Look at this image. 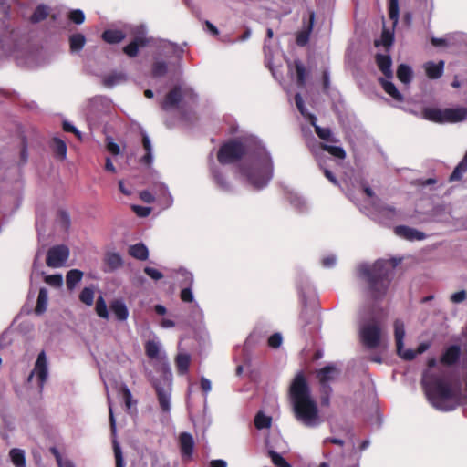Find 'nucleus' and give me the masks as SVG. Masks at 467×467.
Segmentation results:
<instances>
[{
  "mask_svg": "<svg viewBox=\"0 0 467 467\" xmlns=\"http://www.w3.org/2000/svg\"><path fill=\"white\" fill-rule=\"evenodd\" d=\"M316 117L314 115L310 116V123L315 129L316 134L323 140L328 141V142H337L338 140H337L329 128H323L316 124Z\"/></svg>",
  "mask_w": 467,
  "mask_h": 467,
  "instance_id": "b1692460",
  "label": "nucleus"
},
{
  "mask_svg": "<svg viewBox=\"0 0 467 467\" xmlns=\"http://www.w3.org/2000/svg\"><path fill=\"white\" fill-rule=\"evenodd\" d=\"M423 118L427 120L436 123L451 122L455 123L462 121L467 117L466 108L445 109H440L436 108H426L422 111Z\"/></svg>",
  "mask_w": 467,
  "mask_h": 467,
  "instance_id": "1a4fd4ad",
  "label": "nucleus"
},
{
  "mask_svg": "<svg viewBox=\"0 0 467 467\" xmlns=\"http://www.w3.org/2000/svg\"><path fill=\"white\" fill-rule=\"evenodd\" d=\"M213 180H214L216 185L222 191L229 192L231 190V185L222 171H220L218 170H214L213 171Z\"/></svg>",
  "mask_w": 467,
  "mask_h": 467,
  "instance_id": "58836bf2",
  "label": "nucleus"
},
{
  "mask_svg": "<svg viewBox=\"0 0 467 467\" xmlns=\"http://www.w3.org/2000/svg\"><path fill=\"white\" fill-rule=\"evenodd\" d=\"M57 222L62 227L67 229L70 225L69 213L65 210H60L57 214Z\"/></svg>",
  "mask_w": 467,
  "mask_h": 467,
  "instance_id": "5fc2aeb1",
  "label": "nucleus"
},
{
  "mask_svg": "<svg viewBox=\"0 0 467 467\" xmlns=\"http://www.w3.org/2000/svg\"><path fill=\"white\" fill-rule=\"evenodd\" d=\"M96 313L97 315L104 319H109V311L107 304L102 296H99L96 302Z\"/></svg>",
  "mask_w": 467,
  "mask_h": 467,
  "instance_id": "37998d69",
  "label": "nucleus"
},
{
  "mask_svg": "<svg viewBox=\"0 0 467 467\" xmlns=\"http://www.w3.org/2000/svg\"><path fill=\"white\" fill-rule=\"evenodd\" d=\"M397 78L400 82L410 84L413 78L410 67L406 64L399 65L397 68Z\"/></svg>",
  "mask_w": 467,
  "mask_h": 467,
  "instance_id": "473e14b6",
  "label": "nucleus"
},
{
  "mask_svg": "<svg viewBox=\"0 0 467 467\" xmlns=\"http://www.w3.org/2000/svg\"><path fill=\"white\" fill-rule=\"evenodd\" d=\"M68 18L74 24L80 25L85 21V14L80 9H75L69 12Z\"/></svg>",
  "mask_w": 467,
  "mask_h": 467,
  "instance_id": "3c124183",
  "label": "nucleus"
},
{
  "mask_svg": "<svg viewBox=\"0 0 467 467\" xmlns=\"http://www.w3.org/2000/svg\"><path fill=\"white\" fill-rule=\"evenodd\" d=\"M200 385L202 392L204 393L205 397L207 394L212 390V382L210 379H208L205 377H202L200 380Z\"/></svg>",
  "mask_w": 467,
  "mask_h": 467,
  "instance_id": "e2e57ef3",
  "label": "nucleus"
},
{
  "mask_svg": "<svg viewBox=\"0 0 467 467\" xmlns=\"http://www.w3.org/2000/svg\"><path fill=\"white\" fill-rule=\"evenodd\" d=\"M177 274L179 275V277H181V284L182 285H190V286H192L193 285V275L189 272L187 269L185 268H180L178 271H177Z\"/></svg>",
  "mask_w": 467,
  "mask_h": 467,
  "instance_id": "de8ad7c7",
  "label": "nucleus"
},
{
  "mask_svg": "<svg viewBox=\"0 0 467 467\" xmlns=\"http://www.w3.org/2000/svg\"><path fill=\"white\" fill-rule=\"evenodd\" d=\"M150 39L146 36L143 29L138 31L133 40L123 47V52L130 57H135L139 54V48L147 47Z\"/></svg>",
  "mask_w": 467,
  "mask_h": 467,
  "instance_id": "4468645a",
  "label": "nucleus"
},
{
  "mask_svg": "<svg viewBox=\"0 0 467 467\" xmlns=\"http://www.w3.org/2000/svg\"><path fill=\"white\" fill-rule=\"evenodd\" d=\"M393 34L388 30H383L380 40H375L374 45L375 47L383 45L385 47L389 48L393 44Z\"/></svg>",
  "mask_w": 467,
  "mask_h": 467,
  "instance_id": "c03bdc74",
  "label": "nucleus"
},
{
  "mask_svg": "<svg viewBox=\"0 0 467 467\" xmlns=\"http://www.w3.org/2000/svg\"><path fill=\"white\" fill-rule=\"evenodd\" d=\"M332 392L331 388H321V399L320 402L322 406H328L330 401V393Z\"/></svg>",
  "mask_w": 467,
  "mask_h": 467,
  "instance_id": "052dcab7",
  "label": "nucleus"
},
{
  "mask_svg": "<svg viewBox=\"0 0 467 467\" xmlns=\"http://www.w3.org/2000/svg\"><path fill=\"white\" fill-rule=\"evenodd\" d=\"M399 0H389V17L394 25L399 20Z\"/></svg>",
  "mask_w": 467,
  "mask_h": 467,
  "instance_id": "49530a36",
  "label": "nucleus"
},
{
  "mask_svg": "<svg viewBox=\"0 0 467 467\" xmlns=\"http://www.w3.org/2000/svg\"><path fill=\"white\" fill-rule=\"evenodd\" d=\"M271 421V417H268L262 412H258L254 418V425L259 430L270 427Z\"/></svg>",
  "mask_w": 467,
  "mask_h": 467,
  "instance_id": "a18cd8bd",
  "label": "nucleus"
},
{
  "mask_svg": "<svg viewBox=\"0 0 467 467\" xmlns=\"http://www.w3.org/2000/svg\"><path fill=\"white\" fill-rule=\"evenodd\" d=\"M127 79V77L122 72H114L109 74L103 78V85L107 88H112L115 85L121 83Z\"/></svg>",
  "mask_w": 467,
  "mask_h": 467,
  "instance_id": "f704fd0d",
  "label": "nucleus"
},
{
  "mask_svg": "<svg viewBox=\"0 0 467 467\" xmlns=\"http://www.w3.org/2000/svg\"><path fill=\"white\" fill-rule=\"evenodd\" d=\"M107 150L109 151L113 155H119L120 153V148L119 146L109 139L107 140L106 144Z\"/></svg>",
  "mask_w": 467,
  "mask_h": 467,
  "instance_id": "0e129e2a",
  "label": "nucleus"
},
{
  "mask_svg": "<svg viewBox=\"0 0 467 467\" xmlns=\"http://www.w3.org/2000/svg\"><path fill=\"white\" fill-rule=\"evenodd\" d=\"M126 35L121 30L107 29L102 33V39L109 44H118L125 38Z\"/></svg>",
  "mask_w": 467,
  "mask_h": 467,
  "instance_id": "cd10ccee",
  "label": "nucleus"
},
{
  "mask_svg": "<svg viewBox=\"0 0 467 467\" xmlns=\"http://www.w3.org/2000/svg\"><path fill=\"white\" fill-rule=\"evenodd\" d=\"M283 342V337L281 333L276 332L274 333L270 337L268 338V345L272 348H277L282 345Z\"/></svg>",
  "mask_w": 467,
  "mask_h": 467,
  "instance_id": "4d7b16f0",
  "label": "nucleus"
},
{
  "mask_svg": "<svg viewBox=\"0 0 467 467\" xmlns=\"http://www.w3.org/2000/svg\"><path fill=\"white\" fill-rule=\"evenodd\" d=\"M379 82L383 90L389 95L396 102H403L404 96L398 90L396 86L388 78H379Z\"/></svg>",
  "mask_w": 467,
  "mask_h": 467,
  "instance_id": "4be33fe9",
  "label": "nucleus"
},
{
  "mask_svg": "<svg viewBox=\"0 0 467 467\" xmlns=\"http://www.w3.org/2000/svg\"><path fill=\"white\" fill-rule=\"evenodd\" d=\"M181 451L183 457L190 458L193 452L194 441L189 432H182L179 438Z\"/></svg>",
  "mask_w": 467,
  "mask_h": 467,
  "instance_id": "412c9836",
  "label": "nucleus"
},
{
  "mask_svg": "<svg viewBox=\"0 0 467 467\" xmlns=\"http://www.w3.org/2000/svg\"><path fill=\"white\" fill-rule=\"evenodd\" d=\"M269 456L273 462V463L276 467H292L290 463L287 462V461L280 455L278 452L271 450L269 451Z\"/></svg>",
  "mask_w": 467,
  "mask_h": 467,
  "instance_id": "09e8293b",
  "label": "nucleus"
},
{
  "mask_svg": "<svg viewBox=\"0 0 467 467\" xmlns=\"http://www.w3.org/2000/svg\"><path fill=\"white\" fill-rule=\"evenodd\" d=\"M47 302H48L47 290L46 288L42 287V288H40L38 296H37L36 306L35 308L36 314H37V315L43 314L47 310Z\"/></svg>",
  "mask_w": 467,
  "mask_h": 467,
  "instance_id": "72a5a7b5",
  "label": "nucleus"
},
{
  "mask_svg": "<svg viewBox=\"0 0 467 467\" xmlns=\"http://www.w3.org/2000/svg\"><path fill=\"white\" fill-rule=\"evenodd\" d=\"M29 159L28 153V140L26 136H22L20 140V149H19V161L18 166H25Z\"/></svg>",
  "mask_w": 467,
  "mask_h": 467,
  "instance_id": "e433bc0d",
  "label": "nucleus"
},
{
  "mask_svg": "<svg viewBox=\"0 0 467 467\" xmlns=\"http://www.w3.org/2000/svg\"><path fill=\"white\" fill-rule=\"evenodd\" d=\"M375 62L377 64V67L386 78L391 79L393 78V71L391 68L392 59L389 55H383L378 53L375 56Z\"/></svg>",
  "mask_w": 467,
  "mask_h": 467,
  "instance_id": "f3484780",
  "label": "nucleus"
},
{
  "mask_svg": "<svg viewBox=\"0 0 467 467\" xmlns=\"http://www.w3.org/2000/svg\"><path fill=\"white\" fill-rule=\"evenodd\" d=\"M426 75L431 79L440 78L443 74L444 62L442 60L438 63L427 62L424 65Z\"/></svg>",
  "mask_w": 467,
  "mask_h": 467,
  "instance_id": "393cba45",
  "label": "nucleus"
},
{
  "mask_svg": "<svg viewBox=\"0 0 467 467\" xmlns=\"http://www.w3.org/2000/svg\"><path fill=\"white\" fill-rule=\"evenodd\" d=\"M394 336L396 341L397 354L405 360H412L416 357V352L412 349H404L405 327L404 323L397 319L394 322Z\"/></svg>",
  "mask_w": 467,
  "mask_h": 467,
  "instance_id": "f8f14e48",
  "label": "nucleus"
},
{
  "mask_svg": "<svg viewBox=\"0 0 467 467\" xmlns=\"http://www.w3.org/2000/svg\"><path fill=\"white\" fill-rule=\"evenodd\" d=\"M320 148L332 156L343 160L346 158V151L342 147L320 143Z\"/></svg>",
  "mask_w": 467,
  "mask_h": 467,
  "instance_id": "a19ab883",
  "label": "nucleus"
},
{
  "mask_svg": "<svg viewBox=\"0 0 467 467\" xmlns=\"http://www.w3.org/2000/svg\"><path fill=\"white\" fill-rule=\"evenodd\" d=\"M86 43V37L83 34L76 33L69 36V47L71 52L80 51Z\"/></svg>",
  "mask_w": 467,
  "mask_h": 467,
  "instance_id": "c9c22d12",
  "label": "nucleus"
},
{
  "mask_svg": "<svg viewBox=\"0 0 467 467\" xmlns=\"http://www.w3.org/2000/svg\"><path fill=\"white\" fill-rule=\"evenodd\" d=\"M185 100L196 103L197 95L190 88H182L181 86L173 87L165 96L161 104V109L169 110L171 109H179L182 118L186 119V112L181 103Z\"/></svg>",
  "mask_w": 467,
  "mask_h": 467,
  "instance_id": "6e6552de",
  "label": "nucleus"
},
{
  "mask_svg": "<svg viewBox=\"0 0 467 467\" xmlns=\"http://www.w3.org/2000/svg\"><path fill=\"white\" fill-rule=\"evenodd\" d=\"M134 213L140 218H145L151 213V206H131Z\"/></svg>",
  "mask_w": 467,
  "mask_h": 467,
  "instance_id": "6e6d98bb",
  "label": "nucleus"
},
{
  "mask_svg": "<svg viewBox=\"0 0 467 467\" xmlns=\"http://www.w3.org/2000/svg\"><path fill=\"white\" fill-rule=\"evenodd\" d=\"M314 14L310 15L307 27L305 30L300 31L296 35V42L299 47L306 46L309 41V36L313 28Z\"/></svg>",
  "mask_w": 467,
  "mask_h": 467,
  "instance_id": "c756f323",
  "label": "nucleus"
},
{
  "mask_svg": "<svg viewBox=\"0 0 467 467\" xmlns=\"http://www.w3.org/2000/svg\"><path fill=\"white\" fill-rule=\"evenodd\" d=\"M337 262V258L334 254H328L322 257L321 265L325 268H333Z\"/></svg>",
  "mask_w": 467,
  "mask_h": 467,
  "instance_id": "603ef678",
  "label": "nucleus"
},
{
  "mask_svg": "<svg viewBox=\"0 0 467 467\" xmlns=\"http://www.w3.org/2000/svg\"><path fill=\"white\" fill-rule=\"evenodd\" d=\"M422 386L429 402L438 410H453L458 405V390L443 373H423Z\"/></svg>",
  "mask_w": 467,
  "mask_h": 467,
  "instance_id": "7ed1b4c3",
  "label": "nucleus"
},
{
  "mask_svg": "<svg viewBox=\"0 0 467 467\" xmlns=\"http://www.w3.org/2000/svg\"><path fill=\"white\" fill-rule=\"evenodd\" d=\"M144 273L155 281L161 280L163 277V275L161 272H160L158 269L150 267V266H146L144 268Z\"/></svg>",
  "mask_w": 467,
  "mask_h": 467,
  "instance_id": "13d9d810",
  "label": "nucleus"
},
{
  "mask_svg": "<svg viewBox=\"0 0 467 467\" xmlns=\"http://www.w3.org/2000/svg\"><path fill=\"white\" fill-rule=\"evenodd\" d=\"M9 457L15 467H26V452L24 450L18 448L11 449Z\"/></svg>",
  "mask_w": 467,
  "mask_h": 467,
  "instance_id": "7c9ffc66",
  "label": "nucleus"
},
{
  "mask_svg": "<svg viewBox=\"0 0 467 467\" xmlns=\"http://www.w3.org/2000/svg\"><path fill=\"white\" fill-rule=\"evenodd\" d=\"M95 291L92 286L84 287L79 294V300L88 306L94 303Z\"/></svg>",
  "mask_w": 467,
  "mask_h": 467,
  "instance_id": "79ce46f5",
  "label": "nucleus"
},
{
  "mask_svg": "<svg viewBox=\"0 0 467 467\" xmlns=\"http://www.w3.org/2000/svg\"><path fill=\"white\" fill-rule=\"evenodd\" d=\"M49 147H50L54 156L57 159L60 160V161H63L66 159L67 148V144L64 140H62L61 139H59L57 137H55L51 140V141L49 143Z\"/></svg>",
  "mask_w": 467,
  "mask_h": 467,
  "instance_id": "5701e85b",
  "label": "nucleus"
},
{
  "mask_svg": "<svg viewBox=\"0 0 467 467\" xmlns=\"http://www.w3.org/2000/svg\"><path fill=\"white\" fill-rule=\"evenodd\" d=\"M104 262L106 265L104 272L106 273L114 272L115 270L119 269L123 264L120 254L115 252H108L105 254Z\"/></svg>",
  "mask_w": 467,
  "mask_h": 467,
  "instance_id": "aec40b11",
  "label": "nucleus"
},
{
  "mask_svg": "<svg viewBox=\"0 0 467 467\" xmlns=\"http://www.w3.org/2000/svg\"><path fill=\"white\" fill-rule=\"evenodd\" d=\"M192 316L196 322H201L203 319V311L196 302H194V305L192 306Z\"/></svg>",
  "mask_w": 467,
  "mask_h": 467,
  "instance_id": "bf43d9fd",
  "label": "nucleus"
},
{
  "mask_svg": "<svg viewBox=\"0 0 467 467\" xmlns=\"http://www.w3.org/2000/svg\"><path fill=\"white\" fill-rule=\"evenodd\" d=\"M293 66L296 76V86L299 88H304L306 87L307 78L306 68L303 62L299 59L294 60Z\"/></svg>",
  "mask_w": 467,
  "mask_h": 467,
  "instance_id": "a878e982",
  "label": "nucleus"
},
{
  "mask_svg": "<svg viewBox=\"0 0 467 467\" xmlns=\"http://www.w3.org/2000/svg\"><path fill=\"white\" fill-rule=\"evenodd\" d=\"M140 198L146 203H151L155 201L153 194L150 191H142L140 192Z\"/></svg>",
  "mask_w": 467,
  "mask_h": 467,
  "instance_id": "774afa93",
  "label": "nucleus"
},
{
  "mask_svg": "<svg viewBox=\"0 0 467 467\" xmlns=\"http://www.w3.org/2000/svg\"><path fill=\"white\" fill-rule=\"evenodd\" d=\"M289 392L296 420L308 428L319 426L322 423V419L317 404L311 397L310 388L302 372L295 377Z\"/></svg>",
  "mask_w": 467,
  "mask_h": 467,
  "instance_id": "f03ea898",
  "label": "nucleus"
},
{
  "mask_svg": "<svg viewBox=\"0 0 467 467\" xmlns=\"http://www.w3.org/2000/svg\"><path fill=\"white\" fill-rule=\"evenodd\" d=\"M45 281L49 285L59 287L63 284V277L61 275H49L45 277Z\"/></svg>",
  "mask_w": 467,
  "mask_h": 467,
  "instance_id": "864d4df0",
  "label": "nucleus"
},
{
  "mask_svg": "<svg viewBox=\"0 0 467 467\" xmlns=\"http://www.w3.org/2000/svg\"><path fill=\"white\" fill-rule=\"evenodd\" d=\"M34 377L36 379L39 392H42L48 378V363L44 350L37 355L34 368L28 376V381H31Z\"/></svg>",
  "mask_w": 467,
  "mask_h": 467,
  "instance_id": "9b49d317",
  "label": "nucleus"
},
{
  "mask_svg": "<svg viewBox=\"0 0 467 467\" xmlns=\"http://www.w3.org/2000/svg\"><path fill=\"white\" fill-rule=\"evenodd\" d=\"M340 374V370L334 364H329L319 369L317 373L320 388H331L330 384L334 382Z\"/></svg>",
  "mask_w": 467,
  "mask_h": 467,
  "instance_id": "2eb2a0df",
  "label": "nucleus"
},
{
  "mask_svg": "<svg viewBox=\"0 0 467 467\" xmlns=\"http://www.w3.org/2000/svg\"><path fill=\"white\" fill-rule=\"evenodd\" d=\"M400 262V258L379 259L373 264L361 263L358 265V276L368 283V294L374 300L386 295L393 271Z\"/></svg>",
  "mask_w": 467,
  "mask_h": 467,
  "instance_id": "20e7f679",
  "label": "nucleus"
},
{
  "mask_svg": "<svg viewBox=\"0 0 467 467\" xmlns=\"http://www.w3.org/2000/svg\"><path fill=\"white\" fill-rule=\"evenodd\" d=\"M129 254L139 260L144 261L149 257V251L147 246L142 243L130 245L129 248Z\"/></svg>",
  "mask_w": 467,
  "mask_h": 467,
  "instance_id": "c85d7f7f",
  "label": "nucleus"
},
{
  "mask_svg": "<svg viewBox=\"0 0 467 467\" xmlns=\"http://www.w3.org/2000/svg\"><path fill=\"white\" fill-rule=\"evenodd\" d=\"M272 161L267 153H264L249 166L245 163L240 166L241 173L256 188H262L267 184L272 177Z\"/></svg>",
  "mask_w": 467,
  "mask_h": 467,
  "instance_id": "0eeeda50",
  "label": "nucleus"
},
{
  "mask_svg": "<svg viewBox=\"0 0 467 467\" xmlns=\"http://www.w3.org/2000/svg\"><path fill=\"white\" fill-rule=\"evenodd\" d=\"M359 335L365 348L374 349L379 346L381 327L375 316V306H364L359 311Z\"/></svg>",
  "mask_w": 467,
  "mask_h": 467,
  "instance_id": "423d86ee",
  "label": "nucleus"
},
{
  "mask_svg": "<svg viewBox=\"0 0 467 467\" xmlns=\"http://www.w3.org/2000/svg\"><path fill=\"white\" fill-rule=\"evenodd\" d=\"M168 72V64L162 60H155L151 67V75L154 78H161Z\"/></svg>",
  "mask_w": 467,
  "mask_h": 467,
  "instance_id": "ea45409f",
  "label": "nucleus"
},
{
  "mask_svg": "<svg viewBox=\"0 0 467 467\" xmlns=\"http://www.w3.org/2000/svg\"><path fill=\"white\" fill-rule=\"evenodd\" d=\"M192 286L186 285L182 289L180 293V298L184 303H192L194 302V296L192 292Z\"/></svg>",
  "mask_w": 467,
  "mask_h": 467,
  "instance_id": "8fccbe9b",
  "label": "nucleus"
},
{
  "mask_svg": "<svg viewBox=\"0 0 467 467\" xmlns=\"http://www.w3.org/2000/svg\"><path fill=\"white\" fill-rule=\"evenodd\" d=\"M465 298L466 292L464 290L458 291L451 296V300L455 304L462 303Z\"/></svg>",
  "mask_w": 467,
  "mask_h": 467,
  "instance_id": "69168bd1",
  "label": "nucleus"
},
{
  "mask_svg": "<svg viewBox=\"0 0 467 467\" xmlns=\"http://www.w3.org/2000/svg\"><path fill=\"white\" fill-rule=\"evenodd\" d=\"M191 357L186 353H179L175 362L179 374H185L189 369Z\"/></svg>",
  "mask_w": 467,
  "mask_h": 467,
  "instance_id": "4c0bfd02",
  "label": "nucleus"
},
{
  "mask_svg": "<svg viewBox=\"0 0 467 467\" xmlns=\"http://www.w3.org/2000/svg\"><path fill=\"white\" fill-rule=\"evenodd\" d=\"M114 454L116 459V467H124L121 449L117 442H114Z\"/></svg>",
  "mask_w": 467,
  "mask_h": 467,
  "instance_id": "680f3d73",
  "label": "nucleus"
},
{
  "mask_svg": "<svg viewBox=\"0 0 467 467\" xmlns=\"http://www.w3.org/2000/svg\"><path fill=\"white\" fill-rule=\"evenodd\" d=\"M394 233L400 238L407 241H420L425 238V234L414 228L400 225L395 227Z\"/></svg>",
  "mask_w": 467,
  "mask_h": 467,
  "instance_id": "dca6fc26",
  "label": "nucleus"
},
{
  "mask_svg": "<svg viewBox=\"0 0 467 467\" xmlns=\"http://www.w3.org/2000/svg\"><path fill=\"white\" fill-rule=\"evenodd\" d=\"M146 355L161 362V379H152V385L155 389L160 407L163 412L171 411V394L172 384V374L165 353L161 350V342L155 338L148 340L145 344Z\"/></svg>",
  "mask_w": 467,
  "mask_h": 467,
  "instance_id": "39448f33",
  "label": "nucleus"
},
{
  "mask_svg": "<svg viewBox=\"0 0 467 467\" xmlns=\"http://www.w3.org/2000/svg\"><path fill=\"white\" fill-rule=\"evenodd\" d=\"M437 183V180L434 178H429V179H418L416 181V184L420 187L426 188L431 185H434Z\"/></svg>",
  "mask_w": 467,
  "mask_h": 467,
  "instance_id": "338daca9",
  "label": "nucleus"
},
{
  "mask_svg": "<svg viewBox=\"0 0 467 467\" xmlns=\"http://www.w3.org/2000/svg\"><path fill=\"white\" fill-rule=\"evenodd\" d=\"M69 256V249L66 245L51 247L47 255V265L53 268L61 267Z\"/></svg>",
  "mask_w": 467,
  "mask_h": 467,
  "instance_id": "ddd939ff",
  "label": "nucleus"
},
{
  "mask_svg": "<svg viewBox=\"0 0 467 467\" xmlns=\"http://www.w3.org/2000/svg\"><path fill=\"white\" fill-rule=\"evenodd\" d=\"M413 214L399 213L394 206H360V212L374 222L391 225L396 220H408L413 223L441 220L445 206H415Z\"/></svg>",
  "mask_w": 467,
  "mask_h": 467,
  "instance_id": "f257e3e1",
  "label": "nucleus"
},
{
  "mask_svg": "<svg viewBox=\"0 0 467 467\" xmlns=\"http://www.w3.org/2000/svg\"><path fill=\"white\" fill-rule=\"evenodd\" d=\"M245 152V147L241 141L230 140L220 147L217 160L223 165L232 164L239 161Z\"/></svg>",
  "mask_w": 467,
  "mask_h": 467,
  "instance_id": "9d476101",
  "label": "nucleus"
},
{
  "mask_svg": "<svg viewBox=\"0 0 467 467\" xmlns=\"http://www.w3.org/2000/svg\"><path fill=\"white\" fill-rule=\"evenodd\" d=\"M461 357V348L458 345L448 347L441 357V362L447 366L456 364Z\"/></svg>",
  "mask_w": 467,
  "mask_h": 467,
  "instance_id": "6ab92c4d",
  "label": "nucleus"
},
{
  "mask_svg": "<svg viewBox=\"0 0 467 467\" xmlns=\"http://www.w3.org/2000/svg\"><path fill=\"white\" fill-rule=\"evenodd\" d=\"M49 14H50V7L47 5L40 4L35 8L33 14L31 15V16L29 18V21L32 24L40 23V22L44 21L45 19H47V16H49Z\"/></svg>",
  "mask_w": 467,
  "mask_h": 467,
  "instance_id": "bb28decb",
  "label": "nucleus"
},
{
  "mask_svg": "<svg viewBox=\"0 0 467 467\" xmlns=\"http://www.w3.org/2000/svg\"><path fill=\"white\" fill-rule=\"evenodd\" d=\"M111 313L115 316L116 319L122 322L126 321L129 317V309L125 301L121 298L114 299L109 304Z\"/></svg>",
  "mask_w": 467,
  "mask_h": 467,
  "instance_id": "a211bd4d",
  "label": "nucleus"
},
{
  "mask_svg": "<svg viewBox=\"0 0 467 467\" xmlns=\"http://www.w3.org/2000/svg\"><path fill=\"white\" fill-rule=\"evenodd\" d=\"M83 272L78 269H71L66 275L67 286L69 290H73L76 285L81 281Z\"/></svg>",
  "mask_w": 467,
  "mask_h": 467,
  "instance_id": "2f4dec72",
  "label": "nucleus"
}]
</instances>
